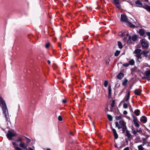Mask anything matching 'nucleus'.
<instances>
[{
  "instance_id": "6ab92c4d",
  "label": "nucleus",
  "mask_w": 150,
  "mask_h": 150,
  "mask_svg": "<svg viewBox=\"0 0 150 150\" xmlns=\"http://www.w3.org/2000/svg\"><path fill=\"white\" fill-rule=\"evenodd\" d=\"M129 105V102L127 103H124L123 104V107L125 109H127Z\"/></svg>"
},
{
  "instance_id": "9b49d317",
  "label": "nucleus",
  "mask_w": 150,
  "mask_h": 150,
  "mask_svg": "<svg viewBox=\"0 0 150 150\" xmlns=\"http://www.w3.org/2000/svg\"><path fill=\"white\" fill-rule=\"evenodd\" d=\"M141 121L143 122L144 123H145L147 121L146 118L145 116H142L140 119Z\"/></svg>"
},
{
  "instance_id": "f704fd0d",
  "label": "nucleus",
  "mask_w": 150,
  "mask_h": 150,
  "mask_svg": "<svg viewBox=\"0 0 150 150\" xmlns=\"http://www.w3.org/2000/svg\"><path fill=\"white\" fill-rule=\"evenodd\" d=\"M127 81H128V80L127 79H126L125 80V81H124L122 82V85L123 86H125V85H126V84L127 83Z\"/></svg>"
},
{
  "instance_id": "58836bf2",
  "label": "nucleus",
  "mask_w": 150,
  "mask_h": 150,
  "mask_svg": "<svg viewBox=\"0 0 150 150\" xmlns=\"http://www.w3.org/2000/svg\"><path fill=\"white\" fill-rule=\"evenodd\" d=\"M110 61V58H109L108 59L105 60V64L106 65H108L109 64V62Z\"/></svg>"
},
{
  "instance_id": "864d4df0",
  "label": "nucleus",
  "mask_w": 150,
  "mask_h": 150,
  "mask_svg": "<svg viewBox=\"0 0 150 150\" xmlns=\"http://www.w3.org/2000/svg\"><path fill=\"white\" fill-rule=\"evenodd\" d=\"M47 62H48V63L49 64H50L51 62L50 61V60H48L47 61Z\"/></svg>"
},
{
  "instance_id": "0e129e2a",
  "label": "nucleus",
  "mask_w": 150,
  "mask_h": 150,
  "mask_svg": "<svg viewBox=\"0 0 150 150\" xmlns=\"http://www.w3.org/2000/svg\"><path fill=\"white\" fill-rule=\"evenodd\" d=\"M115 147H116L117 146L116 145H115Z\"/></svg>"
},
{
  "instance_id": "a211bd4d",
  "label": "nucleus",
  "mask_w": 150,
  "mask_h": 150,
  "mask_svg": "<svg viewBox=\"0 0 150 150\" xmlns=\"http://www.w3.org/2000/svg\"><path fill=\"white\" fill-rule=\"evenodd\" d=\"M108 97H110L111 96V86H109L108 87Z\"/></svg>"
},
{
  "instance_id": "b1692460",
  "label": "nucleus",
  "mask_w": 150,
  "mask_h": 150,
  "mask_svg": "<svg viewBox=\"0 0 150 150\" xmlns=\"http://www.w3.org/2000/svg\"><path fill=\"white\" fill-rule=\"evenodd\" d=\"M141 49H137L135 50V51H134V52L136 54L141 53L140 52H141Z\"/></svg>"
},
{
  "instance_id": "2f4dec72",
  "label": "nucleus",
  "mask_w": 150,
  "mask_h": 150,
  "mask_svg": "<svg viewBox=\"0 0 150 150\" xmlns=\"http://www.w3.org/2000/svg\"><path fill=\"white\" fill-rule=\"evenodd\" d=\"M107 117L109 120L111 121L112 120V117L111 115L108 114Z\"/></svg>"
},
{
  "instance_id": "79ce46f5",
  "label": "nucleus",
  "mask_w": 150,
  "mask_h": 150,
  "mask_svg": "<svg viewBox=\"0 0 150 150\" xmlns=\"http://www.w3.org/2000/svg\"><path fill=\"white\" fill-rule=\"evenodd\" d=\"M58 120L60 121H62V117L60 115H59L58 116Z\"/></svg>"
},
{
  "instance_id": "2eb2a0df",
  "label": "nucleus",
  "mask_w": 150,
  "mask_h": 150,
  "mask_svg": "<svg viewBox=\"0 0 150 150\" xmlns=\"http://www.w3.org/2000/svg\"><path fill=\"white\" fill-rule=\"evenodd\" d=\"M141 92L140 90L136 89L134 91V93L136 95H139Z\"/></svg>"
},
{
  "instance_id": "8fccbe9b",
  "label": "nucleus",
  "mask_w": 150,
  "mask_h": 150,
  "mask_svg": "<svg viewBox=\"0 0 150 150\" xmlns=\"http://www.w3.org/2000/svg\"><path fill=\"white\" fill-rule=\"evenodd\" d=\"M67 102V101L65 99H64L62 100V103H65L66 102Z\"/></svg>"
},
{
  "instance_id": "c03bdc74",
  "label": "nucleus",
  "mask_w": 150,
  "mask_h": 150,
  "mask_svg": "<svg viewBox=\"0 0 150 150\" xmlns=\"http://www.w3.org/2000/svg\"><path fill=\"white\" fill-rule=\"evenodd\" d=\"M136 130V132H142V131L141 129H137Z\"/></svg>"
},
{
  "instance_id": "7c9ffc66",
  "label": "nucleus",
  "mask_w": 150,
  "mask_h": 150,
  "mask_svg": "<svg viewBox=\"0 0 150 150\" xmlns=\"http://www.w3.org/2000/svg\"><path fill=\"white\" fill-rule=\"evenodd\" d=\"M108 82L107 80H105L104 83V85L105 87H106L108 85Z\"/></svg>"
},
{
  "instance_id": "412c9836",
  "label": "nucleus",
  "mask_w": 150,
  "mask_h": 150,
  "mask_svg": "<svg viewBox=\"0 0 150 150\" xmlns=\"http://www.w3.org/2000/svg\"><path fill=\"white\" fill-rule=\"evenodd\" d=\"M127 25L131 28H134L135 27L134 25H133L131 23L128 22V21L127 22Z\"/></svg>"
},
{
  "instance_id": "dca6fc26",
  "label": "nucleus",
  "mask_w": 150,
  "mask_h": 150,
  "mask_svg": "<svg viewBox=\"0 0 150 150\" xmlns=\"http://www.w3.org/2000/svg\"><path fill=\"white\" fill-rule=\"evenodd\" d=\"M145 74L146 78H148L149 77V76L150 75V70L146 71L145 72Z\"/></svg>"
},
{
  "instance_id": "f257e3e1",
  "label": "nucleus",
  "mask_w": 150,
  "mask_h": 150,
  "mask_svg": "<svg viewBox=\"0 0 150 150\" xmlns=\"http://www.w3.org/2000/svg\"><path fill=\"white\" fill-rule=\"evenodd\" d=\"M1 104L2 105L3 112L6 121L7 123L8 124V122H10V119L9 117L8 110L5 101L2 99V98L0 96V106Z\"/></svg>"
},
{
  "instance_id": "393cba45",
  "label": "nucleus",
  "mask_w": 150,
  "mask_h": 150,
  "mask_svg": "<svg viewBox=\"0 0 150 150\" xmlns=\"http://www.w3.org/2000/svg\"><path fill=\"white\" fill-rule=\"evenodd\" d=\"M117 43L120 49L122 48L123 47V46L121 42L120 41H118L117 42Z\"/></svg>"
},
{
  "instance_id": "a19ab883",
  "label": "nucleus",
  "mask_w": 150,
  "mask_h": 150,
  "mask_svg": "<svg viewBox=\"0 0 150 150\" xmlns=\"http://www.w3.org/2000/svg\"><path fill=\"white\" fill-rule=\"evenodd\" d=\"M23 139L22 138H18V139H16V141L17 142H19L22 141V140Z\"/></svg>"
},
{
  "instance_id": "052dcab7",
  "label": "nucleus",
  "mask_w": 150,
  "mask_h": 150,
  "mask_svg": "<svg viewBox=\"0 0 150 150\" xmlns=\"http://www.w3.org/2000/svg\"><path fill=\"white\" fill-rule=\"evenodd\" d=\"M46 150H51L50 149H46Z\"/></svg>"
},
{
  "instance_id": "ddd939ff",
  "label": "nucleus",
  "mask_w": 150,
  "mask_h": 150,
  "mask_svg": "<svg viewBox=\"0 0 150 150\" xmlns=\"http://www.w3.org/2000/svg\"><path fill=\"white\" fill-rule=\"evenodd\" d=\"M124 77V74L122 73H120L117 76V78L120 79H121Z\"/></svg>"
},
{
  "instance_id": "20e7f679",
  "label": "nucleus",
  "mask_w": 150,
  "mask_h": 150,
  "mask_svg": "<svg viewBox=\"0 0 150 150\" xmlns=\"http://www.w3.org/2000/svg\"><path fill=\"white\" fill-rule=\"evenodd\" d=\"M140 42L143 48H148L149 46L148 42L145 39H142L140 40Z\"/></svg>"
},
{
  "instance_id": "c756f323",
  "label": "nucleus",
  "mask_w": 150,
  "mask_h": 150,
  "mask_svg": "<svg viewBox=\"0 0 150 150\" xmlns=\"http://www.w3.org/2000/svg\"><path fill=\"white\" fill-rule=\"evenodd\" d=\"M138 148L139 150H144V148L142 147V145L138 146Z\"/></svg>"
},
{
  "instance_id": "e2e57ef3",
  "label": "nucleus",
  "mask_w": 150,
  "mask_h": 150,
  "mask_svg": "<svg viewBox=\"0 0 150 150\" xmlns=\"http://www.w3.org/2000/svg\"><path fill=\"white\" fill-rule=\"evenodd\" d=\"M70 134H71V135H73V134H72V133H70Z\"/></svg>"
},
{
  "instance_id": "69168bd1",
  "label": "nucleus",
  "mask_w": 150,
  "mask_h": 150,
  "mask_svg": "<svg viewBox=\"0 0 150 150\" xmlns=\"http://www.w3.org/2000/svg\"><path fill=\"white\" fill-rule=\"evenodd\" d=\"M149 127H150V125H149Z\"/></svg>"
},
{
  "instance_id": "72a5a7b5",
  "label": "nucleus",
  "mask_w": 150,
  "mask_h": 150,
  "mask_svg": "<svg viewBox=\"0 0 150 150\" xmlns=\"http://www.w3.org/2000/svg\"><path fill=\"white\" fill-rule=\"evenodd\" d=\"M122 116H120V115L118 116H116L115 117V119H116V120H122Z\"/></svg>"
},
{
  "instance_id": "e433bc0d",
  "label": "nucleus",
  "mask_w": 150,
  "mask_h": 150,
  "mask_svg": "<svg viewBox=\"0 0 150 150\" xmlns=\"http://www.w3.org/2000/svg\"><path fill=\"white\" fill-rule=\"evenodd\" d=\"M134 124L135 126L137 128H138L140 126L139 125L137 122L134 123Z\"/></svg>"
},
{
  "instance_id": "f3484780",
  "label": "nucleus",
  "mask_w": 150,
  "mask_h": 150,
  "mask_svg": "<svg viewBox=\"0 0 150 150\" xmlns=\"http://www.w3.org/2000/svg\"><path fill=\"white\" fill-rule=\"evenodd\" d=\"M126 133L128 139H129L131 137V134L129 132L128 130H127L126 131Z\"/></svg>"
},
{
  "instance_id": "5fc2aeb1",
  "label": "nucleus",
  "mask_w": 150,
  "mask_h": 150,
  "mask_svg": "<svg viewBox=\"0 0 150 150\" xmlns=\"http://www.w3.org/2000/svg\"><path fill=\"white\" fill-rule=\"evenodd\" d=\"M128 107H129L130 108H131V105L130 104H129V105Z\"/></svg>"
},
{
  "instance_id": "cd10ccee",
  "label": "nucleus",
  "mask_w": 150,
  "mask_h": 150,
  "mask_svg": "<svg viewBox=\"0 0 150 150\" xmlns=\"http://www.w3.org/2000/svg\"><path fill=\"white\" fill-rule=\"evenodd\" d=\"M132 40L133 41H135L137 39V37L136 35H134L132 36Z\"/></svg>"
},
{
  "instance_id": "49530a36",
  "label": "nucleus",
  "mask_w": 150,
  "mask_h": 150,
  "mask_svg": "<svg viewBox=\"0 0 150 150\" xmlns=\"http://www.w3.org/2000/svg\"><path fill=\"white\" fill-rule=\"evenodd\" d=\"M26 140L27 141V143H28L30 142L31 140L29 138H26Z\"/></svg>"
},
{
  "instance_id": "9d476101",
  "label": "nucleus",
  "mask_w": 150,
  "mask_h": 150,
  "mask_svg": "<svg viewBox=\"0 0 150 150\" xmlns=\"http://www.w3.org/2000/svg\"><path fill=\"white\" fill-rule=\"evenodd\" d=\"M115 101L113 100L112 101V103L111 104V107H110V111L112 112L113 111V109L115 106Z\"/></svg>"
},
{
  "instance_id": "f8f14e48",
  "label": "nucleus",
  "mask_w": 150,
  "mask_h": 150,
  "mask_svg": "<svg viewBox=\"0 0 150 150\" xmlns=\"http://www.w3.org/2000/svg\"><path fill=\"white\" fill-rule=\"evenodd\" d=\"M119 122L121 127H123L126 126L125 125V123L122 120H120L119 121Z\"/></svg>"
},
{
  "instance_id": "c85d7f7f",
  "label": "nucleus",
  "mask_w": 150,
  "mask_h": 150,
  "mask_svg": "<svg viewBox=\"0 0 150 150\" xmlns=\"http://www.w3.org/2000/svg\"><path fill=\"white\" fill-rule=\"evenodd\" d=\"M122 127V133H124L125 132V131L127 130V127L126 126H125V127Z\"/></svg>"
},
{
  "instance_id": "0eeeda50",
  "label": "nucleus",
  "mask_w": 150,
  "mask_h": 150,
  "mask_svg": "<svg viewBox=\"0 0 150 150\" xmlns=\"http://www.w3.org/2000/svg\"><path fill=\"white\" fill-rule=\"evenodd\" d=\"M113 3L116 6L117 8L119 9H120L121 6L120 4L119 0H113Z\"/></svg>"
},
{
  "instance_id": "4d7b16f0",
  "label": "nucleus",
  "mask_w": 150,
  "mask_h": 150,
  "mask_svg": "<svg viewBox=\"0 0 150 150\" xmlns=\"http://www.w3.org/2000/svg\"><path fill=\"white\" fill-rule=\"evenodd\" d=\"M123 40H124V41H126V39L125 38H124L123 39Z\"/></svg>"
},
{
  "instance_id": "bb28decb",
  "label": "nucleus",
  "mask_w": 150,
  "mask_h": 150,
  "mask_svg": "<svg viewBox=\"0 0 150 150\" xmlns=\"http://www.w3.org/2000/svg\"><path fill=\"white\" fill-rule=\"evenodd\" d=\"M141 55V53L136 54L135 55V56L136 57H137V60H138L139 59Z\"/></svg>"
},
{
  "instance_id": "4c0bfd02",
  "label": "nucleus",
  "mask_w": 150,
  "mask_h": 150,
  "mask_svg": "<svg viewBox=\"0 0 150 150\" xmlns=\"http://www.w3.org/2000/svg\"><path fill=\"white\" fill-rule=\"evenodd\" d=\"M132 133L134 134H136L137 132H136V130L134 129H132Z\"/></svg>"
},
{
  "instance_id": "6e6d98bb",
  "label": "nucleus",
  "mask_w": 150,
  "mask_h": 150,
  "mask_svg": "<svg viewBox=\"0 0 150 150\" xmlns=\"http://www.w3.org/2000/svg\"><path fill=\"white\" fill-rule=\"evenodd\" d=\"M105 111L106 112H107L108 111V108H107L106 109H105Z\"/></svg>"
},
{
  "instance_id": "39448f33",
  "label": "nucleus",
  "mask_w": 150,
  "mask_h": 150,
  "mask_svg": "<svg viewBox=\"0 0 150 150\" xmlns=\"http://www.w3.org/2000/svg\"><path fill=\"white\" fill-rule=\"evenodd\" d=\"M128 19L125 14H122L121 15V21L122 22H127Z\"/></svg>"
},
{
  "instance_id": "4468645a",
  "label": "nucleus",
  "mask_w": 150,
  "mask_h": 150,
  "mask_svg": "<svg viewBox=\"0 0 150 150\" xmlns=\"http://www.w3.org/2000/svg\"><path fill=\"white\" fill-rule=\"evenodd\" d=\"M139 33L140 36H143L145 34L144 30L142 29H140L139 31Z\"/></svg>"
},
{
  "instance_id": "1a4fd4ad",
  "label": "nucleus",
  "mask_w": 150,
  "mask_h": 150,
  "mask_svg": "<svg viewBox=\"0 0 150 150\" xmlns=\"http://www.w3.org/2000/svg\"><path fill=\"white\" fill-rule=\"evenodd\" d=\"M19 146L20 147L25 149L27 147V145L25 143H21L20 144Z\"/></svg>"
},
{
  "instance_id": "aec40b11",
  "label": "nucleus",
  "mask_w": 150,
  "mask_h": 150,
  "mask_svg": "<svg viewBox=\"0 0 150 150\" xmlns=\"http://www.w3.org/2000/svg\"><path fill=\"white\" fill-rule=\"evenodd\" d=\"M134 113L137 116H138L140 114V111L139 110L137 109L134 110Z\"/></svg>"
},
{
  "instance_id": "3c124183",
  "label": "nucleus",
  "mask_w": 150,
  "mask_h": 150,
  "mask_svg": "<svg viewBox=\"0 0 150 150\" xmlns=\"http://www.w3.org/2000/svg\"><path fill=\"white\" fill-rule=\"evenodd\" d=\"M26 150H34L33 149H32L30 147L29 149H26Z\"/></svg>"
},
{
  "instance_id": "c9c22d12",
  "label": "nucleus",
  "mask_w": 150,
  "mask_h": 150,
  "mask_svg": "<svg viewBox=\"0 0 150 150\" xmlns=\"http://www.w3.org/2000/svg\"><path fill=\"white\" fill-rule=\"evenodd\" d=\"M120 53V52L118 50H117L115 53V56H117L119 55Z\"/></svg>"
},
{
  "instance_id": "473e14b6",
  "label": "nucleus",
  "mask_w": 150,
  "mask_h": 150,
  "mask_svg": "<svg viewBox=\"0 0 150 150\" xmlns=\"http://www.w3.org/2000/svg\"><path fill=\"white\" fill-rule=\"evenodd\" d=\"M13 145V146L14 148L15 149V148L18 147L17 146H18V145L15 142H12Z\"/></svg>"
},
{
  "instance_id": "f03ea898",
  "label": "nucleus",
  "mask_w": 150,
  "mask_h": 150,
  "mask_svg": "<svg viewBox=\"0 0 150 150\" xmlns=\"http://www.w3.org/2000/svg\"><path fill=\"white\" fill-rule=\"evenodd\" d=\"M17 136L16 132L13 130H11L8 131L6 137L9 140H11L12 137Z\"/></svg>"
},
{
  "instance_id": "6e6552de",
  "label": "nucleus",
  "mask_w": 150,
  "mask_h": 150,
  "mask_svg": "<svg viewBox=\"0 0 150 150\" xmlns=\"http://www.w3.org/2000/svg\"><path fill=\"white\" fill-rule=\"evenodd\" d=\"M111 128L112 129L115 139H117L118 137V136L116 130L115 129L113 128L112 127H111Z\"/></svg>"
},
{
  "instance_id": "423d86ee",
  "label": "nucleus",
  "mask_w": 150,
  "mask_h": 150,
  "mask_svg": "<svg viewBox=\"0 0 150 150\" xmlns=\"http://www.w3.org/2000/svg\"><path fill=\"white\" fill-rule=\"evenodd\" d=\"M130 97V93L129 92H127L126 96L123 99V100L122 101L123 102L124 101L126 102H127L129 100Z\"/></svg>"
},
{
  "instance_id": "5701e85b",
  "label": "nucleus",
  "mask_w": 150,
  "mask_h": 150,
  "mask_svg": "<svg viewBox=\"0 0 150 150\" xmlns=\"http://www.w3.org/2000/svg\"><path fill=\"white\" fill-rule=\"evenodd\" d=\"M115 124L116 126L118 128V129H119L122 128V127L117 122H116Z\"/></svg>"
},
{
  "instance_id": "603ef678",
  "label": "nucleus",
  "mask_w": 150,
  "mask_h": 150,
  "mask_svg": "<svg viewBox=\"0 0 150 150\" xmlns=\"http://www.w3.org/2000/svg\"><path fill=\"white\" fill-rule=\"evenodd\" d=\"M123 150H129V148L127 147L124 149Z\"/></svg>"
},
{
  "instance_id": "de8ad7c7",
  "label": "nucleus",
  "mask_w": 150,
  "mask_h": 150,
  "mask_svg": "<svg viewBox=\"0 0 150 150\" xmlns=\"http://www.w3.org/2000/svg\"><path fill=\"white\" fill-rule=\"evenodd\" d=\"M15 149L16 150H23L21 148L18 147L15 148Z\"/></svg>"
},
{
  "instance_id": "4be33fe9",
  "label": "nucleus",
  "mask_w": 150,
  "mask_h": 150,
  "mask_svg": "<svg viewBox=\"0 0 150 150\" xmlns=\"http://www.w3.org/2000/svg\"><path fill=\"white\" fill-rule=\"evenodd\" d=\"M134 60L133 59H131L129 61V64L131 65H134Z\"/></svg>"
},
{
  "instance_id": "ea45409f",
  "label": "nucleus",
  "mask_w": 150,
  "mask_h": 150,
  "mask_svg": "<svg viewBox=\"0 0 150 150\" xmlns=\"http://www.w3.org/2000/svg\"><path fill=\"white\" fill-rule=\"evenodd\" d=\"M50 45V43H48L46 44L45 45V47L47 48H48L49 47V46Z\"/></svg>"
},
{
  "instance_id": "09e8293b",
  "label": "nucleus",
  "mask_w": 150,
  "mask_h": 150,
  "mask_svg": "<svg viewBox=\"0 0 150 150\" xmlns=\"http://www.w3.org/2000/svg\"><path fill=\"white\" fill-rule=\"evenodd\" d=\"M127 111L125 110L124 111V112H123V114H124L126 115H127Z\"/></svg>"
},
{
  "instance_id": "a18cd8bd",
  "label": "nucleus",
  "mask_w": 150,
  "mask_h": 150,
  "mask_svg": "<svg viewBox=\"0 0 150 150\" xmlns=\"http://www.w3.org/2000/svg\"><path fill=\"white\" fill-rule=\"evenodd\" d=\"M129 65V64L128 63H126V64H123V66H125V67H128Z\"/></svg>"
},
{
  "instance_id": "bf43d9fd",
  "label": "nucleus",
  "mask_w": 150,
  "mask_h": 150,
  "mask_svg": "<svg viewBox=\"0 0 150 150\" xmlns=\"http://www.w3.org/2000/svg\"><path fill=\"white\" fill-rule=\"evenodd\" d=\"M131 38V36H129V39H130Z\"/></svg>"
},
{
  "instance_id": "37998d69",
  "label": "nucleus",
  "mask_w": 150,
  "mask_h": 150,
  "mask_svg": "<svg viewBox=\"0 0 150 150\" xmlns=\"http://www.w3.org/2000/svg\"><path fill=\"white\" fill-rule=\"evenodd\" d=\"M146 34L149 36L148 38L150 40V33L149 32H146Z\"/></svg>"
},
{
  "instance_id": "7ed1b4c3",
  "label": "nucleus",
  "mask_w": 150,
  "mask_h": 150,
  "mask_svg": "<svg viewBox=\"0 0 150 150\" xmlns=\"http://www.w3.org/2000/svg\"><path fill=\"white\" fill-rule=\"evenodd\" d=\"M136 4L137 5V6L142 7L146 9L150 13V6L147 5H145L144 6H142V4L139 0H137L135 2Z\"/></svg>"
},
{
  "instance_id": "680f3d73",
  "label": "nucleus",
  "mask_w": 150,
  "mask_h": 150,
  "mask_svg": "<svg viewBox=\"0 0 150 150\" xmlns=\"http://www.w3.org/2000/svg\"><path fill=\"white\" fill-rule=\"evenodd\" d=\"M146 1H148V0H145Z\"/></svg>"
},
{
  "instance_id": "13d9d810",
  "label": "nucleus",
  "mask_w": 150,
  "mask_h": 150,
  "mask_svg": "<svg viewBox=\"0 0 150 150\" xmlns=\"http://www.w3.org/2000/svg\"><path fill=\"white\" fill-rule=\"evenodd\" d=\"M149 52L148 51H147L145 53V54H147Z\"/></svg>"
},
{
  "instance_id": "a878e982",
  "label": "nucleus",
  "mask_w": 150,
  "mask_h": 150,
  "mask_svg": "<svg viewBox=\"0 0 150 150\" xmlns=\"http://www.w3.org/2000/svg\"><path fill=\"white\" fill-rule=\"evenodd\" d=\"M133 117V121L134 123L137 122L138 120L136 117H135L134 115H132Z\"/></svg>"
}]
</instances>
